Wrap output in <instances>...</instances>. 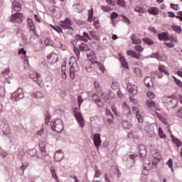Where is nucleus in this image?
<instances>
[{"label": "nucleus", "instance_id": "obj_10", "mask_svg": "<svg viewBox=\"0 0 182 182\" xmlns=\"http://www.w3.org/2000/svg\"><path fill=\"white\" fill-rule=\"evenodd\" d=\"M105 114L106 116L108 117L105 121V124L109 126L112 124V123H113V120H114V116H113V113H112V111L108 108L106 109Z\"/></svg>", "mask_w": 182, "mask_h": 182}, {"label": "nucleus", "instance_id": "obj_64", "mask_svg": "<svg viewBox=\"0 0 182 182\" xmlns=\"http://www.w3.org/2000/svg\"><path fill=\"white\" fill-rule=\"evenodd\" d=\"M148 97L151 100V99H154V97H155V95L154 93L150 92V91H148L147 93H146Z\"/></svg>", "mask_w": 182, "mask_h": 182}, {"label": "nucleus", "instance_id": "obj_36", "mask_svg": "<svg viewBox=\"0 0 182 182\" xmlns=\"http://www.w3.org/2000/svg\"><path fill=\"white\" fill-rule=\"evenodd\" d=\"M134 73L138 77H141L143 76V73L141 72V70H140L139 68H135L134 69Z\"/></svg>", "mask_w": 182, "mask_h": 182}, {"label": "nucleus", "instance_id": "obj_44", "mask_svg": "<svg viewBox=\"0 0 182 182\" xmlns=\"http://www.w3.org/2000/svg\"><path fill=\"white\" fill-rule=\"evenodd\" d=\"M134 12H138L139 14H145L146 11L141 6H136L134 9Z\"/></svg>", "mask_w": 182, "mask_h": 182}, {"label": "nucleus", "instance_id": "obj_35", "mask_svg": "<svg viewBox=\"0 0 182 182\" xmlns=\"http://www.w3.org/2000/svg\"><path fill=\"white\" fill-rule=\"evenodd\" d=\"M61 74L63 79H67L68 75H66V65L61 66Z\"/></svg>", "mask_w": 182, "mask_h": 182}, {"label": "nucleus", "instance_id": "obj_26", "mask_svg": "<svg viewBox=\"0 0 182 182\" xmlns=\"http://www.w3.org/2000/svg\"><path fill=\"white\" fill-rule=\"evenodd\" d=\"M121 124L124 129H132V123L127 120H122Z\"/></svg>", "mask_w": 182, "mask_h": 182}, {"label": "nucleus", "instance_id": "obj_24", "mask_svg": "<svg viewBox=\"0 0 182 182\" xmlns=\"http://www.w3.org/2000/svg\"><path fill=\"white\" fill-rule=\"evenodd\" d=\"M145 166H148V168L151 170V168H156L157 167V163L154 161L151 163L149 159H146Z\"/></svg>", "mask_w": 182, "mask_h": 182}, {"label": "nucleus", "instance_id": "obj_43", "mask_svg": "<svg viewBox=\"0 0 182 182\" xmlns=\"http://www.w3.org/2000/svg\"><path fill=\"white\" fill-rule=\"evenodd\" d=\"M88 22H92L93 21V9L88 11Z\"/></svg>", "mask_w": 182, "mask_h": 182}, {"label": "nucleus", "instance_id": "obj_14", "mask_svg": "<svg viewBox=\"0 0 182 182\" xmlns=\"http://www.w3.org/2000/svg\"><path fill=\"white\" fill-rule=\"evenodd\" d=\"M69 65L70 68L75 69V70H80L79 65H77V61L75 56H71L69 59Z\"/></svg>", "mask_w": 182, "mask_h": 182}, {"label": "nucleus", "instance_id": "obj_32", "mask_svg": "<svg viewBox=\"0 0 182 182\" xmlns=\"http://www.w3.org/2000/svg\"><path fill=\"white\" fill-rule=\"evenodd\" d=\"M50 170L53 178H54V180H55L57 182H59V181H58V175H56V171L55 170V168L50 167Z\"/></svg>", "mask_w": 182, "mask_h": 182}, {"label": "nucleus", "instance_id": "obj_34", "mask_svg": "<svg viewBox=\"0 0 182 182\" xmlns=\"http://www.w3.org/2000/svg\"><path fill=\"white\" fill-rule=\"evenodd\" d=\"M32 97H35L36 99H39L41 97H43V93L41 91H36L32 94Z\"/></svg>", "mask_w": 182, "mask_h": 182}, {"label": "nucleus", "instance_id": "obj_41", "mask_svg": "<svg viewBox=\"0 0 182 182\" xmlns=\"http://www.w3.org/2000/svg\"><path fill=\"white\" fill-rule=\"evenodd\" d=\"M158 132H159V136L161 139H166L167 136H166V134H164V132H163V129H161V127H159L158 129Z\"/></svg>", "mask_w": 182, "mask_h": 182}, {"label": "nucleus", "instance_id": "obj_61", "mask_svg": "<svg viewBox=\"0 0 182 182\" xmlns=\"http://www.w3.org/2000/svg\"><path fill=\"white\" fill-rule=\"evenodd\" d=\"M98 106V107H103V102H102V99L100 97L95 102Z\"/></svg>", "mask_w": 182, "mask_h": 182}, {"label": "nucleus", "instance_id": "obj_30", "mask_svg": "<svg viewBox=\"0 0 182 182\" xmlns=\"http://www.w3.org/2000/svg\"><path fill=\"white\" fill-rule=\"evenodd\" d=\"M146 107H149V109L156 107V102L153 100H147L146 101Z\"/></svg>", "mask_w": 182, "mask_h": 182}, {"label": "nucleus", "instance_id": "obj_15", "mask_svg": "<svg viewBox=\"0 0 182 182\" xmlns=\"http://www.w3.org/2000/svg\"><path fill=\"white\" fill-rule=\"evenodd\" d=\"M127 89L130 95H132V96H136V95H137V87L136 85H132V83L128 82L127 84Z\"/></svg>", "mask_w": 182, "mask_h": 182}, {"label": "nucleus", "instance_id": "obj_28", "mask_svg": "<svg viewBox=\"0 0 182 182\" xmlns=\"http://www.w3.org/2000/svg\"><path fill=\"white\" fill-rule=\"evenodd\" d=\"M146 133L149 137H154V128L153 127H146Z\"/></svg>", "mask_w": 182, "mask_h": 182}, {"label": "nucleus", "instance_id": "obj_18", "mask_svg": "<svg viewBox=\"0 0 182 182\" xmlns=\"http://www.w3.org/2000/svg\"><path fill=\"white\" fill-rule=\"evenodd\" d=\"M63 156L64 154L63 152H62V151H57L54 154L55 161H62V160H63Z\"/></svg>", "mask_w": 182, "mask_h": 182}, {"label": "nucleus", "instance_id": "obj_31", "mask_svg": "<svg viewBox=\"0 0 182 182\" xmlns=\"http://www.w3.org/2000/svg\"><path fill=\"white\" fill-rule=\"evenodd\" d=\"M76 72H79V70H75V68H70V77L72 79V80H75Z\"/></svg>", "mask_w": 182, "mask_h": 182}, {"label": "nucleus", "instance_id": "obj_38", "mask_svg": "<svg viewBox=\"0 0 182 182\" xmlns=\"http://www.w3.org/2000/svg\"><path fill=\"white\" fill-rule=\"evenodd\" d=\"M101 96H102L103 100H105V102H106V103H110V99L109 98V94L102 92Z\"/></svg>", "mask_w": 182, "mask_h": 182}, {"label": "nucleus", "instance_id": "obj_7", "mask_svg": "<svg viewBox=\"0 0 182 182\" xmlns=\"http://www.w3.org/2000/svg\"><path fill=\"white\" fill-rule=\"evenodd\" d=\"M10 22L13 23H22L23 22V14L19 12L12 14L10 18Z\"/></svg>", "mask_w": 182, "mask_h": 182}, {"label": "nucleus", "instance_id": "obj_11", "mask_svg": "<svg viewBox=\"0 0 182 182\" xmlns=\"http://www.w3.org/2000/svg\"><path fill=\"white\" fill-rule=\"evenodd\" d=\"M139 150V157L141 160H144V157L147 155V151L146 150V146L144 144H139L138 146Z\"/></svg>", "mask_w": 182, "mask_h": 182}, {"label": "nucleus", "instance_id": "obj_3", "mask_svg": "<svg viewBox=\"0 0 182 182\" xmlns=\"http://www.w3.org/2000/svg\"><path fill=\"white\" fill-rule=\"evenodd\" d=\"M50 127L57 133H61L63 131V122L60 119H57L50 123Z\"/></svg>", "mask_w": 182, "mask_h": 182}, {"label": "nucleus", "instance_id": "obj_46", "mask_svg": "<svg viewBox=\"0 0 182 182\" xmlns=\"http://www.w3.org/2000/svg\"><path fill=\"white\" fill-rule=\"evenodd\" d=\"M95 178H97V177H100L101 174H102V172L100 171V170H99V168H97V166H95Z\"/></svg>", "mask_w": 182, "mask_h": 182}, {"label": "nucleus", "instance_id": "obj_20", "mask_svg": "<svg viewBox=\"0 0 182 182\" xmlns=\"http://www.w3.org/2000/svg\"><path fill=\"white\" fill-rule=\"evenodd\" d=\"M47 59L50 63H56L58 62V55L56 53H51L47 55Z\"/></svg>", "mask_w": 182, "mask_h": 182}, {"label": "nucleus", "instance_id": "obj_60", "mask_svg": "<svg viewBox=\"0 0 182 182\" xmlns=\"http://www.w3.org/2000/svg\"><path fill=\"white\" fill-rule=\"evenodd\" d=\"M0 156L3 159H5V157H6V156H8V153H6V151H5L4 150L1 149L0 150Z\"/></svg>", "mask_w": 182, "mask_h": 182}, {"label": "nucleus", "instance_id": "obj_12", "mask_svg": "<svg viewBox=\"0 0 182 182\" xmlns=\"http://www.w3.org/2000/svg\"><path fill=\"white\" fill-rule=\"evenodd\" d=\"M122 112L125 116H132V109L127 105V102H124L122 105Z\"/></svg>", "mask_w": 182, "mask_h": 182}, {"label": "nucleus", "instance_id": "obj_5", "mask_svg": "<svg viewBox=\"0 0 182 182\" xmlns=\"http://www.w3.org/2000/svg\"><path fill=\"white\" fill-rule=\"evenodd\" d=\"M24 97L25 94H23V90L21 87H19L16 91L11 94V100L12 102H18V100H21V99H23Z\"/></svg>", "mask_w": 182, "mask_h": 182}, {"label": "nucleus", "instance_id": "obj_13", "mask_svg": "<svg viewBox=\"0 0 182 182\" xmlns=\"http://www.w3.org/2000/svg\"><path fill=\"white\" fill-rule=\"evenodd\" d=\"M94 145L95 146L97 150H99L100 144H102V139L100 138V134L96 133L93 136Z\"/></svg>", "mask_w": 182, "mask_h": 182}, {"label": "nucleus", "instance_id": "obj_6", "mask_svg": "<svg viewBox=\"0 0 182 182\" xmlns=\"http://www.w3.org/2000/svg\"><path fill=\"white\" fill-rule=\"evenodd\" d=\"M0 130H1L4 136H8L11 133V128H9L8 121L6 119L0 120Z\"/></svg>", "mask_w": 182, "mask_h": 182}, {"label": "nucleus", "instance_id": "obj_37", "mask_svg": "<svg viewBox=\"0 0 182 182\" xmlns=\"http://www.w3.org/2000/svg\"><path fill=\"white\" fill-rule=\"evenodd\" d=\"M39 147H40V151H41L42 156L43 157L46 156V151L45 150V144L41 143L39 144Z\"/></svg>", "mask_w": 182, "mask_h": 182}, {"label": "nucleus", "instance_id": "obj_21", "mask_svg": "<svg viewBox=\"0 0 182 182\" xmlns=\"http://www.w3.org/2000/svg\"><path fill=\"white\" fill-rule=\"evenodd\" d=\"M144 85L146 87L151 89L154 87V85L153 84V80L150 77H146L144 79Z\"/></svg>", "mask_w": 182, "mask_h": 182}, {"label": "nucleus", "instance_id": "obj_4", "mask_svg": "<svg viewBox=\"0 0 182 182\" xmlns=\"http://www.w3.org/2000/svg\"><path fill=\"white\" fill-rule=\"evenodd\" d=\"M136 157H137L136 154L125 155L123 156L122 160L128 168H132L134 166V159Z\"/></svg>", "mask_w": 182, "mask_h": 182}, {"label": "nucleus", "instance_id": "obj_50", "mask_svg": "<svg viewBox=\"0 0 182 182\" xmlns=\"http://www.w3.org/2000/svg\"><path fill=\"white\" fill-rule=\"evenodd\" d=\"M51 27L54 29V31H56L58 33H63V31H62V28L60 26H55L53 25H51Z\"/></svg>", "mask_w": 182, "mask_h": 182}, {"label": "nucleus", "instance_id": "obj_42", "mask_svg": "<svg viewBox=\"0 0 182 182\" xmlns=\"http://www.w3.org/2000/svg\"><path fill=\"white\" fill-rule=\"evenodd\" d=\"M75 41H80V42H87V39L85 38L83 36H75Z\"/></svg>", "mask_w": 182, "mask_h": 182}, {"label": "nucleus", "instance_id": "obj_63", "mask_svg": "<svg viewBox=\"0 0 182 182\" xmlns=\"http://www.w3.org/2000/svg\"><path fill=\"white\" fill-rule=\"evenodd\" d=\"M170 6L172 9H173L174 11H178V4H174L173 3H171L170 4Z\"/></svg>", "mask_w": 182, "mask_h": 182}, {"label": "nucleus", "instance_id": "obj_33", "mask_svg": "<svg viewBox=\"0 0 182 182\" xmlns=\"http://www.w3.org/2000/svg\"><path fill=\"white\" fill-rule=\"evenodd\" d=\"M28 153L31 157H36V159L39 157V156L36 154V149H35L28 150Z\"/></svg>", "mask_w": 182, "mask_h": 182}, {"label": "nucleus", "instance_id": "obj_22", "mask_svg": "<svg viewBox=\"0 0 182 182\" xmlns=\"http://www.w3.org/2000/svg\"><path fill=\"white\" fill-rule=\"evenodd\" d=\"M119 60L121 62V65L122 68H124V69H128L129 65L127 63V61H126V60L124 59V57L122 56V53L119 54Z\"/></svg>", "mask_w": 182, "mask_h": 182}, {"label": "nucleus", "instance_id": "obj_55", "mask_svg": "<svg viewBox=\"0 0 182 182\" xmlns=\"http://www.w3.org/2000/svg\"><path fill=\"white\" fill-rule=\"evenodd\" d=\"M154 159H156V160H160L161 159V155H160V152L157 151L155 154H153Z\"/></svg>", "mask_w": 182, "mask_h": 182}, {"label": "nucleus", "instance_id": "obj_52", "mask_svg": "<svg viewBox=\"0 0 182 182\" xmlns=\"http://www.w3.org/2000/svg\"><path fill=\"white\" fill-rule=\"evenodd\" d=\"M117 5H119V6H122L123 8L126 6V1H124V0H117Z\"/></svg>", "mask_w": 182, "mask_h": 182}, {"label": "nucleus", "instance_id": "obj_59", "mask_svg": "<svg viewBox=\"0 0 182 182\" xmlns=\"http://www.w3.org/2000/svg\"><path fill=\"white\" fill-rule=\"evenodd\" d=\"M9 73V69L6 68V69H4V71L2 72V75L3 76H4V77L6 79H8V75Z\"/></svg>", "mask_w": 182, "mask_h": 182}, {"label": "nucleus", "instance_id": "obj_58", "mask_svg": "<svg viewBox=\"0 0 182 182\" xmlns=\"http://www.w3.org/2000/svg\"><path fill=\"white\" fill-rule=\"evenodd\" d=\"M122 21L123 22H125V23H128L129 25H130L131 21L130 19H129V18H127V16L122 15Z\"/></svg>", "mask_w": 182, "mask_h": 182}, {"label": "nucleus", "instance_id": "obj_1", "mask_svg": "<svg viewBox=\"0 0 182 182\" xmlns=\"http://www.w3.org/2000/svg\"><path fill=\"white\" fill-rule=\"evenodd\" d=\"M77 103L79 107H75L73 109V114L80 127H85V119H83L82 112H80V106H82V104L83 103V98L81 95H78L77 97Z\"/></svg>", "mask_w": 182, "mask_h": 182}, {"label": "nucleus", "instance_id": "obj_62", "mask_svg": "<svg viewBox=\"0 0 182 182\" xmlns=\"http://www.w3.org/2000/svg\"><path fill=\"white\" fill-rule=\"evenodd\" d=\"M18 55H23L24 56H26V51L25 48H20L18 50Z\"/></svg>", "mask_w": 182, "mask_h": 182}, {"label": "nucleus", "instance_id": "obj_49", "mask_svg": "<svg viewBox=\"0 0 182 182\" xmlns=\"http://www.w3.org/2000/svg\"><path fill=\"white\" fill-rule=\"evenodd\" d=\"M93 22H94V26L96 29H100V23H99V20L98 19H96V18H94L93 20Z\"/></svg>", "mask_w": 182, "mask_h": 182}, {"label": "nucleus", "instance_id": "obj_57", "mask_svg": "<svg viewBox=\"0 0 182 182\" xmlns=\"http://www.w3.org/2000/svg\"><path fill=\"white\" fill-rule=\"evenodd\" d=\"M135 50H137V52H143V50H144V48H143L140 45H136L135 46Z\"/></svg>", "mask_w": 182, "mask_h": 182}, {"label": "nucleus", "instance_id": "obj_19", "mask_svg": "<svg viewBox=\"0 0 182 182\" xmlns=\"http://www.w3.org/2000/svg\"><path fill=\"white\" fill-rule=\"evenodd\" d=\"M158 39L159 41H164V42L168 41V33L162 32L158 33Z\"/></svg>", "mask_w": 182, "mask_h": 182}, {"label": "nucleus", "instance_id": "obj_29", "mask_svg": "<svg viewBox=\"0 0 182 182\" xmlns=\"http://www.w3.org/2000/svg\"><path fill=\"white\" fill-rule=\"evenodd\" d=\"M142 41H143L144 43H145V45H148L149 46H151L154 45V41H153V40H151L149 38H142Z\"/></svg>", "mask_w": 182, "mask_h": 182}, {"label": "nucleus", "instance_id": "obj_9", "mask_svg": "<svg viewBox=\"0 0 182 182\" xmlns=\"http://www.w3.org/2000/svg\"><path fill=\"white\" fill-rule=\"evenodd\" d=\"M72 25V21L70 18H66L65 21H60V26L63 29H68L69 31H73V27L70 26Z\"/></svg>", "mask_w": 182, "mask_h": 182}, {"label": "nucleus", "instance_id": "obj_48", "mask_svg": "<svg viewBox=\"0 0 182 182\" xmlns=\"http://www.w3.org/2000/svg\"><path fill=\"white\" fill-rule=\"evenodd\" d=\"M149 170H150V169L149 168V166H148V165L144 166V169H143V171H142V174H143L144 176H147V175H149Z\"/></svg>", "mask_w": 182, "mask_h": 182}, {"label": "nucleus", "instance_id": "obj_23", "mask_svg": "<svg viewBox=\"0 0 182 182\" xmlns=\"http://www.w3.org/2000/svg\"><path fill=\"white\" fill-rule=\"evenodd\" d=\"M12 8L14 11H16V12H19V11L22 9L21 3H19V1H14L12 2Z\"/></svg>", "mask_w": 182, "mask_h": 182}, {"label": "nucleus", "instance_id": "obj_54", "mask_svg": "<svg viewBox=\"0 0 182 182\" xmlns=\"http://www.w3.org/2000/svg\"><path fill=\"white\" fill-rule=\"evenodd\" d=\"M173 142L174 143V144L176 146V147H180L181 146V141L178 139H176L173 141Z\"/></svg>", "mask_w": 182, "mask_h": 182}, {"label": "nucleus", "instance_id": "obj_45", "mask_svg": "<svg viewBox=\"0 0 182 182\" xmlns=\"http://www.w3.org/2000/svg\"><path fill=\"white\" fill-rule=\"evenodd\" d=\"M50 122V114L47 112L46 114L45 122L47 126H49V122Z\"/></svg>", "mask_w": 182, "mask_h": 182}, {"label": "nucleus", "instance_id": "obj_51", "mask_svg": "<svg viewBox=\"0 0 182 182\" xmlns=\"http://www.w3.org/2000/svg\"><path fill=\"white\" fill-rule=\"evenodd\" d=\"M166 164L168 166L169 168L171 169V171H174V169L173 168V159H169Z\"/></svg>", "mask_w": 182, "mask_h": 182}, {"label": "nucleus", "instance_id": "obj_47", "mask_svg": "<svg viewBox=\"0 0 182 182\" xmlns=\"http://www.w3.org/2000/svg\"><path fill=\"white\" fill-rule=\"evenodd\" d=\"M94 85H95V89L97 90L98 93H100V92H102V87H100V85H99V82L96 81L94 82Z\"/></svg>", "mask_w": 182, "mask_h": 182}, {"label": "nucleus", "instance_id": "obj_2", "mask_svg": "<svg viewBox=\"0 0 182 182\" xmlns=\"http://www.w3.org/2000/svg\"><path fill=\"white\" fill-rule=\"evenodd\" d=\"M27 25L30 34V41H32L33 38V36L39 37L38 33H36V26H35V23L31 18L27 19Z\"/></svg>", "mask_w": 182, "mask_h": 182}, {"label": "nucleus", "instance_id": "obj_56", "mask_svg": "<svg viewBox=\"0 0 182 182\" xmlns=\"http://www.w3.org/2000/svg\"><path fill=\"white\" fill-rule=\"evenodd\" d=\"M168 41H170L171 42H176V43L178 42V40H177V37H174L170 35H168Z\"/></svg>", "mask_w": 182, "mask_h": 182}, {"label": "nucleus", "instance_id": "obj_40", "mask_svg": "<svg viewBox=\"0 0 182 182\" xmlns=\"http://www.w3.org/2000/svg\"><path fill=\"white\" fill-rule=\"evenodd\" d=\"M80 50H90V48H89V46H87V44L82 43H81V45L80 46Z\"/></svg>", "mask_w": 182, "mask_h": 182}, {"label": "nucleus", "instance_id": "obj_39", "mask_svg": "<svg viewBox=\"0 0 182 182\" xmlns=\"http://www.w3.org/2000/svg\"><path fill=\"white\" fill-rule=\"evenodd\" d=\"M172 29L176 32V33H181V26H177V25H173Z\"/></svg>", "mask_w": 182, "mask_h": 182}, {"label": "nucleus", "instance_id": "obj_25", "mask_svg": "<svg viewBox=\"0 0 182 182\" xmlns=\"http://www.w3.org/2000/svg\"><path fill=\"white\" fill-rule=\"evenodd\" d=\"M148 14H150V15H159V9L156 7H151L147 9Z\"/></svg>", "mask_w": 182, "mask_h": 182}, {"label": "nucleus", "instance_id": "obj_8", "mask_svg": "<svg viewBox=\"0 0 182 182\" xmlns=\"http://www.w3.org/2000/svg\"><path fill=\"white\" fill-rule=\"evenodd\" d=\"M28 76L30 79H32V80H33V82H36L39 86L42 85V79L41 78V75H39L38 73L35 71H31Z\"/></svg>", "mask_w": 182, "mask_h": 182}, {"label": "nucleus", "instance_id": "obj_53", "mask_svg": "<svg viewBox=\"0 0 182 182\" xmlns=\"http://www.w3.org/2000/svg\"><path fill=\"white\" fill-rule=\"evenodd\" d=\"M74 52L77 56V58L79 59V58H80V50H79V48L75 47Z\"/></svg>", "mask_w": 182, "mask_h": 182}, {"label": "nucleus", "instance_id": "obj_27", "mask_svg": "<svg viewBox=\"0 0 182 182\" xmlns=\"http://www.w3.org/2000/svg\"><path fill=\"white\" fill-rule=\"evenodd\" d=\"M158 69L161 73L166 75V76H168L170 75V73L167 71V70H166V67H164V65H159Z\"/></svg>", "mask_w": 182, "mask_h": 182}, {"label": "nucleus", "instance_id": "obj_17", "mask_svg": "<svg viewBox=\"0 0 182 182\" xmlns=\"http://www.w3.org/2000/svg\"><path fill=\"white\" fill-rule=\"evenodd\" d=\"M127 55L128 56H132V58H134L135 59H137L138 60H140V59H141V54L136 53L135 51H133L132 50H127Z\"/></svg>", "mask_w": 182, "mask_h": 182}, {"label": "nucleus", "instance_id": "obj_16", "mask_svg": "<svg viewBox=\"0 0 182 182\" xmlns=\"http://www.w3.org/2000/svg\"><path fill=\"white\" fill-rule=\"evenodd\" d=\"M132 111L134 114H136V117L139 122V123H143V117L140 114V109L137 107H132Z\"/></svg>", "mask_w": 182, "mask_h": 182}]
</instances>
